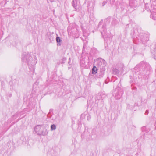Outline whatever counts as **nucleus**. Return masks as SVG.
<instances>
[{"mask_svg":"<svg viewBox=\"0 0 156 156\" xmlns=\"http://www.w3.org/2000/svg\"><path fill=\"white\" fill-rule=\"evenodd\" d=\"M43 127L41 125H37L34 128V130L36 133L39 135H41L42 128Z\"/></svg>","mask_w":156,"mask_h":156,"instance_id":"2","label":"nucleus"},{"mask_svg":"<svg viewBox=\"0 0 156 156\" xmlns=\"http://www.w3.org/2000/svg\"><path fill=\"white\" fill-rule=\"evenodd\" d=\"M56 129V126L54 124H53L51 126V131L55 130Z\"/></svg>","mask_w":156,"mask_h":156,"instance_id":"6","label":"nucleus"},{"mask_svg":"<svg viewBox=\"0 0 156 156\" xmlns=\"http://www.w3.org/2000/svg\"><path fill=\"white\" fill-rule=\"evenodd\" d=\"M72 6L75 9L76 11L79 9L80 8V3L79 0H73Z\"/></svg>","mask_w":156,"mask_h":156,"instance_id":"1","label":"nucleus"},{"mask_svg":"<svg viewBox=\"0 0 156 156\" xmlns=\"http://www.w3.org/2000/svg\"><path fill=\"white\" fill-rule=\"evenodd\" d=\"M42 129L41 135L45 136L47 135L48 134V132L45 128L43 127Z\"/></svg>","mask_w":156,"mask_h":156,"instance_id":"3","label":"nucleus"},{"mask_svg":"<svg viewBox=\"0 0 156 156\" xmlns=\"http://www.w3.org/2000/svg\"><path fill=\"white\" fill-rule=\"evenodd\" d=\"M151 17L153 19L155 20L156 19V13L155 12H154L152 13L151 16Z\"/></svg>","mask_w":156,"mask_h":156,"instance_id":"4","label":"nucleus"},{"mask_svg":"<svg viewBox=\"0 0 156 156\" xmlns=\"http://www.w3.org/2000/svg\"><path fill=\"white\" fill-rule=\"evenodd\" d=\"M103 4V5L104 6L105 5V3H104V2H103V3L102 4Z\"/></svg>","mask_w":156,"mask_h":156,"instance_id":"8","label":"nucleus"},{"mask_svg":"<svg viewBox=\"0 0 156 156\" xmlns=\"http://www.w3.org/2000/svg\"><path fill=\"white\" fill-rule=\"evenodd\" d=\"M97 68L95 66H94L92 69V73L95 74L97 73Z\"/></svg>","mask_w":156,"mask_h":156,"instance_id":"5","label":"nucleus"},{"mask_svg":"<svg viewBox=\"0 0 156 156\" xmlns=\"http://www.w3.org/2000/svg\"><path fill=\"white\" fill-rule=\"evenodd\" d=\"M56 41L57 42H60L61 40L60 38L58 37H57L56 38Z\"/></svg>","mask_w":156,"mask_h":156,"instance_id":"7","label":"nucleus"}]
</instances>
